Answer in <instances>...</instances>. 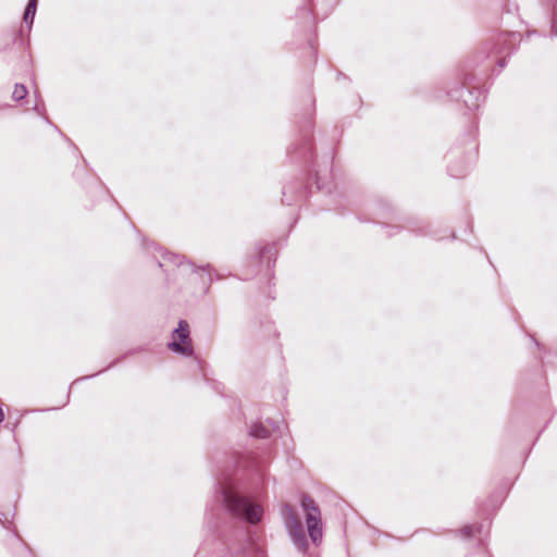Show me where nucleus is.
<instances>
[{
	"label": "nucleus",
	"instance_id": "obj_1",
	"mask_svg": "<svg viewBox=\"0 0 557 557\" xmlns=\"http://www.w3.org/2000/svg\"><path fill=\"white\" fill-rule=\"evenodd\" d=\"M223 495L224 503L232 513L244 516L250 523H257L261 520L262 508L259 505L249 503L231 487L225 488Z\"/></svg>",
	"mask_w": 557,
	"mask_h": 557
},
{
	"label": "nucleus",
	"instance_id": "obj_4",
	"mask_svg": "<svg viewBox=\"0 0 557 557\" xmlns=\"http://www.w3.org/2000/svg\"><path fill=\"white\" fill-rule=\"evenodd\" d=\"M285 521L293 535H301V522L293 510L286 512Z\"/></svg>",
	"mask_w": 557,
	"mask_h": 557
},
{
	"label": "nucleus",
	"instance_id": "obj_3",
	"mask_svg": "<svg viewBox=\"0 0 557 557\" xmlns=\"http://www.w3.org/2000/svg\"><path fill=\"white\" fill-rule=\"evenodd\" d=\"M172 343L169 344L171 350L190 356L193 354V345L189 338V326L186 321H181L172 336Z\"/></svg>",
	"mask_w": 557,
	"mask_h": 557
},
{
	"label": "nucleus",
	"instance_id": "obj_6",
	"mask_svg": "<svg viewBox=\"0 0 557 557\" xmlns=\"http://www.w3.org/2000/svg\"><path fill=\"white\" fill-rule=\"evenodd\" d=\"M26 95H27V90L24 85H15V87L12 91V97L14 100L20 101V100L24 99L26 97Z\"/></svg>",
	"mask_w": 557,
	"mask_h": 557
},
{
	"label": "nucleus",
	"instance_id": "obj_5",
	"mask_svg": "<svg viewBox=\"0 0 557 557\" xmlns=\"http://www.w3.org/2000/svg\"><path fill=\"white\" fill-rule=\"evenodd\" d=\"M36 9H37V0H29L27 3V7L25 9L24 16H23L24 22L26 24H28L29 26L34 22Z\"/></svg>",
	"mask_w": 557,
	"mask_h": 557
},
{
	"label": "nucleus",
	"instance_id": "obj_8",
	"mask_svg": "<svg viewBox=\"0 0 557 557\" xmlns=\"http://www.w3.org/2000/svg\"><path fill=\"white\" fill-rule=\"evenodd\" d=\"M4 419V413L2 411V409L0 408V422H2Z\"/></svg>",
	"mask_w": 557,
	"mask_h": 557
},
{
	"label": "nucleus",
	"instance_id": "obj_2",
	"mask_svg": "<svg viewBox=\"0 0 557 557\" xmlns=\"http://www.w3.org/2000/svg\"><path fill=\"white\" fill-rule=\"evenodd\" d=\"M301 505L306 513V524L311 541L319 544L322 540V521L319 507L310 496L301 498Z\"/></svg>",
	"mask_w": 557,
	"mask_h": 557
},
{
	"label": "nucleus",
	"instance_id": "obj_7",
	"mask_svg": "<svg viewBox=\"0 0 557 557\" xmlns=\"http://www.w3.org/2000/svg\"><path fill=\"white\" fill-rule=\"evenodd\" d=\"M251 433L256 437L264 438L269 436V431L263 426H255Z\"/></svg>",
	"mask_w": 557,
	"mask_h": 557
}]
</instances>
